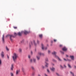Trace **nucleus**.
I'll list each match as a JSON object with an SVG mask.
<instances>
[{"label": "nucleus", "mask_w": 76, "mask_h": 76, "mask_svg": "<svg viewBox=\"0 0 76 76\" xmlns=\"http://www.w3.org/2000/svg\"><path fill=\"white\" fill-rule=\"evenodd\" d=\"M22 34V33L20 32L19 33V36H20Z\"/></svg>", "instance_id": "33"}, {"label": "nucleus", "mask_w": 76, "mask_h": 76, "mask_svg": "<svg viewBox=\"0 0 76 76\" xmlns=\"http://www.w3.org/2000/svg\"><path fill=\"white\" fill-rule=\"evenodd\" d=\"M33 61L34 63H36V59L35 58H33Z\"/></svg>", "instance_id": "21"}, {"label": "nucleus", "mask_w": 76, "mask_h": 76, "mask_svg": "<svg viewBox=\"0 0 76 76\" xmlns=\"http://www.w3.org/2000/svg\"><path fill=\"white\" fill-rule=\"evenodd\" d=\"M31 69L33 70H34V67H33V66H31Z\"/></svg>", "instance_id": "31"}, {"label": "nucleus", "mask_w": 76, "mask_h": 76, "mask_svg": "<svg viewBox=\"0 0 76 76\" xmlns=\"http://www.w3.org/2000/svg\"><path fill=\"white\" fill-rule=\"evenodd\" d=\"M50 70L52 72H54L55 71V68L53 67L52 68H50Z\"/></svg>", "instance_id": "9"}, {"label": "nucleus", "mask_w": 76, "mask_h": 76, "mask_svg": "<svg viewBox=\"0 0 76 76\" xmlns=\"http://www.w3.org/2000/svg\"><path fill=\"white\" fill-rule=\"evenodd\" d=\"M28 57L29 58H31V56L30 55H29L28 56Z\"/></svg>", "instance_id": "39"}, {"label": "nucleus", "mask_w": 76, "mask_h": 76, "mask_svg": "<svg viewBox=\"0 0 76 76\" xmlns=\"http://www.w3.org/2000/svg\"><path fill=\"white\" fill-rule=\"evenodd\" d=\"M52 61L53 62H57V61L54 59H52Z\"/></svg>", "instance_id": "16"}, {"label": "nucleus", "mask_w": 76, "mask_h": 76, "mask_svg": "<svg viewBox=\"0 0 76 76\" xmlns=\"http://www.w3.org/2000/svg\"><path fill=\"white\" fill-rule=\"evenodd\" d=\"M39 37L41 38H42V34H39Z\"/></svg>", "instance_id": "18"}, {"label": "nucleus", "mask_w": 76, "mask_h": 76, "mask_svg": "<svg viewBox=\"0 0 76 76\" xmlns=\"http://www.w3.org/2000/svg\"><path fill=\"white\" fill-rule=\"evenodd\" d=\"M13 28L14 29H17V27H15V26H14Z\"/></svg>", "instance_id": "30"}, {"label": "nucleus", "mask_w": 76, "mask_h": 76, "mask_svg": "<svg viewBox=\"0 0 76 76\" xmlns=\"http://www.w3.org/2000/svg\"><path fill=\"white\" fill-rule=\"evenodd\" d=\"M60 66L61 68V69H63V67L62 66H61V65H60Z\"/></svg>", "instance_id": "28"}, {"label": "nucleus", "mask_w": 76, "mask_h": 76, "mask_svg": "<svg viewBox=\"0 0 76 76\" xmlns=\"http://www.w3.org/2000/svg\"><path fill=\"white\" fill-rule=\"evenodd\" d=\"M37 58L38 60H39V58H40V56H37Z\"/></svg>", "instance_id": "19"}, {"label": "nucleus", "mask_w": 76, "mask_h": 76, "mask_svg": "<svg viewBox=\"0 0 76 76\" xmlns=\"http://www.w3.org/2000/svg\"><path fill=\"white\" fill-rule=\"evenodd\" d=\"M31 53H32V52H31Z\"/></svg>", "instance_id": "49"}, {"label": "nucleus", "mask_w": 76, "mask_h": 76, "mask_svg": "<svg viewBox=\"0 0 76 76\" xmlns=\"http://www.w3.org/2000/svg\"><path fill=\"white\" fill-rule=\"evenodd\" d=\"M52 54H53V55H54V57L55 58H56L57 59L58 61H62V60L61 59H60L59 58L58 56L56 55L57 52L54 51L52 52Z\"/></svg>", "instance_id": "2"}, {"label": "nucleus", "mask_w": 76, "mask_h": 76, "mask_svg": "<svg viewBox=\"0 0 76 76\" xmlns=\"http://www.w3.org/2000/svg\"><path fill=\"white\" fill-rule=\"evenodd\" d=\"M34 75H35V73H32V76H34Z\"/></svg>", "instance_id": "36"}, {"label": "nucleus", "mask_w": 76, "mask_h": 76, "mask_svg": "<svg viewBox=\"0 0 76 76\" xmlns=\"http://www.w3.org/2000/svg\"><path fill=\"white\" fill-rule=\"evenodd\" d=\"M14 36H13L12 35H10L8 34L6 36V37H10V39L11 41H13V39L12 38H15V37L16 36V35H18L19 36V32L18 33H14Z\"/></svg>", "instance_id": "1"}, {"label": "nucleus", "mask_w": 76, "mask_h": 76, "mask_svg": "<svg viewBox=\"0 0 76 76\" xmlns=\"http://www.w3.org/2000/svg\"><path fill=\"white\" fill-rule=\"evenodd\" d=\"M50 52H51V51H50V50H48V53L49 54H50Z\"/></svg>", "instance_id": "37"}, {"label": "nucleus", "mask_w": 76, "mask_h": 76, "mask_svg": "<svg viewBox=\"0 0 76 76\" xmlns=\"http://www.w3.org/2000/svg\"><path fill=\"white\" fill-rule=\"evenodd\" d=\"M47 71L49 73H50V71H49V70H48V69H47Z\"/></svg>", "instance_id": "27"}, {"label": "nucleus", "mask_w": 76, "mask_h": 76, "mask_svg": "<svg viewBox=\"0 0 76 76\" xmlns=\"http://www.w3.org/2000/svg\"><path fill=\"white\" fill-rule=\"evenodd\" d=\"M64 66L65 67H66V65H64Z\"/></svg>", "instance_id": "47"}, {"label": "nucleus", "mask_w": 76, "mask_h": 76, "mask_svg": "<svg viewBox=\"0 0 76 76\" xmlns=\"http://www.w3.org/2000/svg\"><path fill=\"white\" fill-rule=\"evenodd\" d=\"M39 42L38 41V40H37V44H39Z\"/></svg>", "instance_id": "40"}, {"label": "nucleus", "mask_w": 76, "mask_h": 76, "mask_svg": "<svg viewBox=\"0 0 76 76\" xmlns=\"http://www.w3.org/2000/svg\"><path fill=\"white\" fill-rule=\"evenodd\" d=\"M70 73L71 75H72V76H75V75H74V74L72 72H70Z\"/></svg>", "instance_id": "13"}, {"label": "nucleus", "mask_w": 76, "mask_h": 76, "mask_svg": "<svg viewBox=\"0 0 76 76\" xmlns=\"http://www.w3.org/2000/svg\"><path fill=\"white\" fill-rule=\"evenodd\" d=\"M6 49L7 51H9V49L8 48H7V46L6 47Z\"/></svg>", "instance_id": "15"}, {"label": "nucleus", "mask_w": 76, "mask_h": 76, "mask_svg": "<svg viewBox=\"0 0 76 76\" xmlns=\"http://www.w3.org/2000/svg\"><path fill=\"white\" fill-rule=\"evenodd\" d=\"M64 60H65V61H66V59L64 58Z\"/></svg>", "instance_id": "45"}, {"label": "nucleus", "mask_w": 76, "mask_h": 76, "mask_svg": "<svg viewBox=\"0 0 76 76\" xmlns=\"http://www.w3.org/2000/svg\"><path fill=\"white\" fill-rule=\"evenodd\" d=\"M1 56L2 58L4 57V52L2 51L1 54Z\"/></svg>", "instance_id": "7"}, {"label": "nucleus", "mask_w": 76, "mask_h": 76, "mask_svg": "<svg viewBox=\"0 0 76 76\" xmlns=\"http://www.w3.org/2000/svg\"><path fill=\"white\" fill-rule=\"evenodd\" d=\"M70 57L72 60H74V56H70Z\"/></svg>", "instance_id": "10"}, {"label": "nucleus", "mask_w": 76, "mask_h": 76, "mask_svg": "<svg viewBox=\"0 0 76 76\" xmlns=\"http://www.w3.org/2000/svg\"><path fill=\"white\" fill-rule=\"evenodd\" d=\"M1 64V60L0 59V65Z\"/></svg>", "instance_id": "29"}, {"label": "nucleus", "mask_w": 76, "mask_h": 76, "mask_svg": "<svg viewBox=\"0 0 76 76\" xmlns=\"http://www.w3.org/2000/svg\"><path fill=\"white\" fill-rule=\"evenodd\" d=\"M42 68H43V69H44V68H45V66H42Z\"/></svg>", "instance_id": "35"}, {"label": "nucleus", "mask_w": 76, "mask_h": 76, "mask_svg": "<svg viewBox=\"0 0 76 76\" xmlns=\"http://www.w3.org/2000/svg\"><path fill=\"white\" fill-rule=\"evenodd\" d=\"M54 42H56V41H57V40L56 39H54L53 40Z\"/></svg>", "instance_id": "32"}, {"label": "nucleus", "mask_w": 76, "mask_h": 76, "mask_svg": "<svg viewBox=\"0 0 76 76\" xmlns=\"http://www.w3.org/2000/svg\"><path fill=\"white\" fill-rule=\"evenodd\" d=\"M60 47H62V45H60Z\"/></svg>", "instance_id": "46"}, {"label": "nucleus", "mask_w": 76, "mask_h": 76, "mask_svg": "<svg viewBox=\"0 0 76 76\" xmlns=\"http://www.w3.org/2000/svg\"><path fill=\"white\" fill-rule=\"evenodd\" d=\"M4 35H3L2 37V42L3 43H4Z\"/></svg>", "instance_id": "11"}, {"label": "nucleus", "mask_w": 76, "mask_h": 76, "mask_svg": "<svg viewBox=\"0 0 76 76\" xmlns=\"http://www.w3.org/2000/svg\"><path fill=\"white\" fill-rule=\"evenodd\" d=\"M10 74L11 76H14V75L11 72Z\"/></svg>", "instance_id": "20"}, {"label": "nucleus", "mask_w": 76, "mask_h": 76, "mask_svg": "<svg viewBox=\"0 0 76 76\" xmlns=\"http://www.w3.org/2000/svg\"><path fill=\"white\" fill-rule=\"evenodd\" d=\"M12 57L13 60H14V61H15V60H16V59L18 57V55H17V54L16 53H14L13 54V56H12Z\"/></svg>", "instance_id": "3"}, {"label": "nucleus", "mask_w": 76, "mask_h": 76, "mask_svg": "<svg viewBox=\"0 0 76 76\" xmlns=\"http://www.w3.org/2000/svg\"><path fill=\"white\" fill-rule=\"evenodd\" d=\"M39 56H44V53H41V52H39L38 53Z\"/></svg>", "instance_id": "8"}, {"label": "nucleus", "mask_w": 76, "mask_h": 76, "mask_svg": "<svg viewBox=\"0 0 76 76\" xmlns=\"http://www.w3.org/2000/svg\"><path fill=\"white\" fill-rule=\"evenodd\" d=\"M61 53L62 54H64V52H63L61 51Z\"/></svg>", "instance_id": "38"}, {"label": "nucleus", "mask_w": 76, "mask_h": 76, "mask_svg": "<svg viewBox=\"0 0 76 76\" xmlns=\"http://www.w3.org/2000/svg\"><path fill=\"white\" fill-rule=\"evenodd\" d=\"M52 65H53V66H54V64L52 63Z\"/></svg>", "instance_id": "43"}, {"label": "nucleus", "mask_w": 76, "mask_h": 76, "mask_svg": "<svg viewBox=\"0 0 76 76\" xmlns=\"http://www.w3.org/2000/svg\"><path fill=\"white\" fill-rule=\"evenodd\" d=\"M22 50L21 48H20L19 49V53H21L22 52Z\"/></svg>", "instance_id": "17"}, {"label": "nucleus", "mask_w": 76, "mask_h": 76, "mask_svg": "<svg viewBox=\"0 0 76 76\" xmlns=\"http://www.w3.org/2000/svg\"><path fill=\"white\" fill-rule=\"evenodd\" d=\"M13 64H12L11 65V70H13Z\"/></svg>", "instance_id": "12"}, {"label": "nucleus", "mask_w": 76, "mask_h": 76, "mask_svg": "<svg viewBox=\"0 0 76 76\" xmlns=\"http://www.w3.org/2000/svg\"><path fill=\"white\" fill-rule=\"evenodd\" d=\"M56 74L57 75H58V76H59V75H58V73H56Z\"/></svg>", "instance_id": "42"}, {"label": "nucleus", "mask_w": 76, "mask_h": 76, "mask_svg": "<svg viewBox=\"0 0 76 76\" xmlns=\"http://www.w3.org/2000/svg\"><path fill=\"white\" fill-rule=\"evenodd\" d=\"M68 66L69 67V68H72V66H70V64H68Z\"/></svg>", "instance_id": "24"}, {"label": "nucleus", "mask_w": 76, "mask_h": 76, "mask_svg": "<svg viewBox=\"0 0 76 76\" xmlns=\"http://www.w3.org/2000/svg\"><path fill=\"white\" fill-rule=\"evenodd\" d=\"M66 57H69V56L67 55H66Z\"/></svg>", "instance_id": "44"}, {"label": "nucleus", "mask_w": 76, "mask_h": 76, "mask_svg": "<svg viewBox=\"0 0 76 76\" xmlns=\"http://www.w3.org/2000/svg\"><path fill=\"white\" fill-rule=\"evenodd\" d=\"M38 76H41V75H39Z\"/></svg>", "instance_id": "48"}, {"label": "nucleus", "mask_w": 76, "mask_h": 76, "mask_svg": "<svg viewBox=\"0 0 76 76\" xmlns=\"http://www.w3.org/2000/svg\"><path fill=\"white\" fill-rule=\"evenodd\" d=\"M18 70H17L16 71V75H18Z\"/></svg>", "instance_id": "26"}, {"label": "nucleus", "mask_w": 76, "mask_h": 76, "mask_svg": "<svg viewBox=\"0 0 76 76\" xmlns=\"http://www.w3.org/2000/svg\"><path fill=\"white\" fill-rule=\"evenodd\" d=\"M45 61H48V58H46Z\"/></svg>", "instance_id": "25"}, {"label": "nucleus", "mask_w": 76, "mask_h": 76, "mask_svg": "<svg viewBox=\"0 0 76 76\" xmlns=\"http://www.w3.org/2000/svg\"><path fill=\"white\" fill-rule=\"evenodd\" d=\"M67 50V48H66L65 47H64L62 48V50H63V51H66Z\"/></svg>", "instance_id": "6"}, {"label": "nucleus", "mask_w": 76, "mask_h": 76, "mask_svg": "<svg viewBox=\"0 0 76 76\" xmlns=\"http://www.w3.org/2000/svg\"><path fill=\"white\" fill-rule=\"evenodd\" d=\"M30 62L31 63H32V59H31V60H30Z\"/></svg>", "instance_id": "34"}, {"label": "nucleus", "mask_w": 76, "mask_h": 76, "mask_svg": "<svg viewBox=\"0 0 76 76\" xmlns=\"http://www.w3.org/2000/svg\"><path fill=\"white\" fill-rule=\"evenodd\" d=\"M48 64L46 62V64L45 65V66L46 67H48Z\"/></svg>", "instance_id": "14"}, {"label": "nucleus", "mask_w": 76, "mask_h": 76, "mask_svg": "<svg viewBox=\"0 0 76 76\" xmlns=\"http://www.w3.org/2000/svg\"><path fill=\"white\" fill-rule=\"evenodd\" d=\"M30 31H28L26 30H24L23 31L21 32V33H23L25 35H26L27 34H28L30 33Z\"/></svg>", "instance_id": "4"}, {"label": "nucleus", "mask_w": 76, "mask_h": 76, "mask_svg": "<svg viewBox=\"0 0 76 76\" xmlns=\"http://www.w3.org/2000/svg\"><path fill=\"white\" fill-rule=\"evenodd\" d=\"M33 42H34L35 45H37V44H36V43H35V40L33 41Z\"/></svg>", "instance_id": "22"}, {"label": "nucleus", "mask_w": 76, "mask_h": 76, "mask_svg": "<svg viewBox=\"0 0 76 76\" xmlns=\"http://www.w3.org/2000/svg\"><path fill=\"white\" fill-rule=\"evenodd\" d=\"M32 45V42H31L30 43V47H31V45Z\"/></svg>", "instance_id": "23"}, {"label": "nucleus", "mask_w": 76, "mask_h": 76, "mask_svg": "<svg viewBox=\"0 0 76 76\" xmlns=\"http://www.w3.org/2000/svg\"><path fill=\"white\" fill-rule=\"evenodd\" d=\"M42 49L43 50H45L47 49V47L45 48L44 47V45H43L42 44Z\"/></svg>", "instance_id": "5"}, {"label": "nucleus", "mask_w": 76, "mask_h": 76, "mask_svg": "<svg viewBox=\"0 0 76 76\" xmlns=\"http://www.w3.org/2000/svg\"><path fill=\"white\" fill-rule=\"evenodd\" d=\"M7 57L8 58V59H9V56H8V55H7Z\"/></svg>", "instance_id": "41"}]
</instances>
